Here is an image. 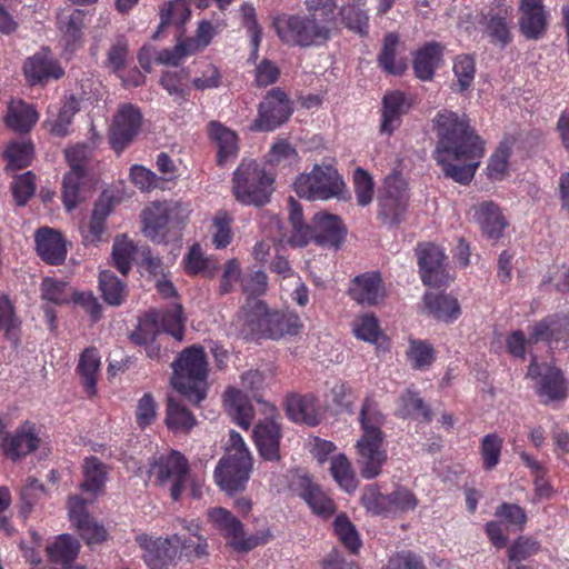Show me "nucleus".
<instances>
[{"instance_id": "29", "label": "nucleus", "mask_w": 569, "mask_h": 569, "mask_svg": "<svg viewBox=\"0 0 569 569\" xmlns=\"http://www.w3.org/2000/svg\"><path fill=\"white\" fill-rule=\"evenodd\" d=\"M412 103L399 90L385 94L382 98L380 132L391 136L401 124V118L411 109Z\"/></svg>"}, {"instance_id": "53", "label": "nucleus", "mask_w": 569, "mask_h": 569, "mask_svg": "<svg viewBox=\"0 0 569 569\" xmlns=\"http://www.w3.org/2000/svg\"><path fill=\"white\" fill-rule=\"evenodd\" d=\"M159 327L164 332L171 335L177 341H182L186 328L182 305L174 302L163 311H160Z\"/></svg>"}, {"instance_id": "28", "label": "nucleus", "mask_w": 569, "mask_h": 569, "mask_svg": "<svg viewBox=\"0 0 569 569\" xmlns=\"http://www.w3.org/2000/svg\"><path fill=\"white\" fill-rule=\"evenodd\" d=\"M286 413L290 420L316 427L321 421V409L313 395H290L284 402Z\"/></svg>"}, {"instance_id": "16", "label": "nucleus", "mask_w": 569, "mask_h": 569, "mask_svg": "<svg viewBox=\"0 0 569 569\" xmlns=\"http://www.w3.org/2000/svg\"><path fill=\"white\" fill-rule=\"evenodd\" d=\"M141 124V110L132 103L121 104L109 129L111 148L121 153L139 133Z\"/></svg>"}, {"instance_id": "45", "label": "nucleus", "mask_w": 569, "mask_h": 569, "mask_svg": "<svg viewBox=\"0 0 569 569\" xmlns=\"http://www.w3.org/2000/svg\"><path fill=\"white\" fill-rule=\"evenodd\" d=\"M160 311L151 309L139 317L138 325L129 335L130 341L136 346L146 345L154 340L160 333L159 330Z\"/></svg>"}, {"instance_id": "64", "label": "nucleus", "mask_w": 569, "mask_h": 569, "mask_svg": "<svg viewBox=\"0 0 569 569\" xmlns=\"http://www.w3.org/2000/svg\"><path fill=\"white\" fill-rule=\"evenodd\" d=\"M38 112L31 106L11 109L6 118L7 126L18 132H28L38 121Z\"/></svg>"}, {"instance_id": "32", "label": "nucleus", "mask_w": 569, "mask_h": 569, "mask_svg": "<svg viewBox=\"0 0 569 569\" xmlns=\"http://www.w3.org/2000/svg\"><path fill=\"white\" fill-rule=\"evenodd\" d=\"M100 367V355L96 347H88L80 353L76 372L88 398L97 395Z\"/></svg>"}, {"instance_id": "60", "label": "nucleus", "mask_w": 569, "mask_h": 569, "mask_svg": "<svg viewBox=\"0 0 569 569\" xmlns=\"http://www.w3.org/2000/svg\"><path fill=\"white\" fill-rule=\"evenodd\" d=\"M86 174L69 171L63 177L62 202L68 211H72L81 201V186Z\"/></svg>"}, {"instance_id": "48", "label": "nucleus", "mask_w": 569, "mask_h": 569, "mask_svg": "<svg viewBox=\"0 0 569 569\" xmlns=\"http://www.w3.org/2000/svg\"><path fill=\"white\" fill-rule=\"evenodd\" d=\"M136 253L137 247L127 234L116 237L112 246V261L122 276L126 277L130 272Z\"/></svg>"}, {"instance_id": "15", "label": "nucleus", "mask_w": 569, "mask_h": 569, "mask_svg": "<svg viewBox=\"0 0 569 569\" xmlns=\"http://www.w3.org/2000/svg\"><path fill=\"white\" fill-rule=\"evenodd\" d=\"M293 104L289 96L279 87L272 88L258 106V116L250 129L256 132H270L289 120Z\"/></svg>"}, {"instance_id": "40", "label": "nucleus", "mask_w": 569, "mask_h": 569, "mask_svg": "<svg viewBox=\"0 0 569 569\" xmlns=\"http://www.w3.org/2000/svg\"><path fill=\"white\" fill-rule=\"evenodd\" d=\"M396 416L402 419L413 418L423 422H430L432 412L430 407L419 397V393L407 389L399 397Z\"/></svg>"}, {"instance_id": "39", "label": "nucleus", "mask_w": 569, "mask_h": 569, "mask_svg": "<svg viewBox=\"0 0 569 569\" xmlns=\"http://www.w3.org/2000/svg\"><path fill=\"white\" fill-rule=\"evenodd\" d=\"M300 497L307 502L313 513L322 518H329L336 511L332 499L308 478L301 481Z\"/></svg>"}, {"instance_id": "42", "label": "nucleus", "mask_w": 569, "mask_h": 569, "mask_svg": "<svg viewBox=\"0 0 569 569\" xmlns=\"http://www.w3.org/2000/svg\"><path fill=\"white\" fill-rule=\"evenodd\" d=\"M83 481L81 489L93 496L104 489L108 478V467L98 457L91 456L83 461Z\"/></svg>"}, {"instance_id": "5", "label": "nucleus", "mask_w": 569, "mask_h": 569, "mask_svg": "<svg viewBox=\"0 0 569 569\" xmlns=\"http://www.w3.org/2000/svg\"><path fill=\"white\" fill-rule=\"evenodd\" d=\"M173 388L192 405L198 406L207 397L208 361L203 347L186 348L172 363Z\"/></svg>"}, {"instance_id": "38", "label": "nucleus", "mask_w": 569, "mask_h": 569, "mask_svg": "<svg viewBox=\"0 0 569 569\" xmlns=\"http://www.w3.org/2000/svg\"><path fill=\"white\" fill-rule=\"evenodd\" d=\"M80 98L73 93L64 96L57 117L52 120H47L50 134L59 138H63L69 134V127L71 126L74 116L80 111Z\"/></svg>"}, {"instance_id": "3", "label": "nucleus", "mask_w": 569, "mask_h": 569, "mask_svg": "<svg viewBox=\"0 0 569 569\" xmlns=\"http://www.w3.org/2000/svg\"><path fill=\"white\" fill-rule=\"evenodd\" d=\"M242 331L252 338L279 339L283 336H297L302 322L293 311L269 310L262 300L249 299L241 308Z\"/></svg>"}, {"instance_id": "56", "label": "nucleus", "mask_w": 569, "mask_h": 569, "mask_svg": "<svg viewBox=\"0 0 569 569\" xmlns=\"http://www.w3.org/2000/svg\"><path fill=\"white\" fill-rule=\"evenodd\" d=\"M503 439L497 432L483 436L479 445V455L482 468L486 471L493 470L500 462Z\"/></svg>"}, {"instance_id": "59", "label": "nucleus", "mask_w": 569, "mask_h": 569, "mask_svg": "<svg viewBox=\"0 0 569 569\" xmlns=\"http://www.w3.org/2000/svg\"><path fill=\"white\" fill-rule=\"evenodd\" d=\"M453 74L457 80L458 92L468 90L475 80L476 62L470 54H460L453 61Z\"/></svg>"}, {"instance_id": "8", "label": "nucleus", "mask_w": 569, "mask_h": 569, "mask_svg": "<svg viewBox=\"0 0 569 569\" xmlns=\"http://www.w3.org/2000/svg\"><path fill=\"white\" fill-rule=\"evenodd\" d=\"M148 475L154 486L167 489L170 498L179 501L189 485L191 467L182 452L171 449L151 459Z\"/></svg>"}, {"instance_id": "19", "label": "nucleus", "mask_w": 569, "mask_h": 569, "mask_svg": "<svg viewBox=\"0 0 569 569\" xmlns=\"http://www.w3.org/2000/svg\"><path fill=\"white\" fill-rule=\"evenodd\" d=\"M547 342L551 348L567 349L569 343V316L549 315L537 321L529 331V342Z\"/></svg>"}, {"instance_id": "46", "label": "nucleus", "mask_w": 569, "mask_h": 569, "mask_svg": "<svg viewBox=\"0 0 569 569\" xmlns=\"http://www.w3.org/2000/svg\"><path fill=\"white\" fill-rule=\"evenodd\" d=\"M99 289L103 300L113 307L121 306L128 296L126 283L110 270L99 273Z\"/></svg>"}, {"instance_id": "49", "label": "nucleus", "mask_w": 569, "mask_h": 569, "mask_svg": "<svg viewBox=\"0 0 569 569\" xmlns=\"http://www.w3.org/2000/svg\"><path fill=\"white\" fill-rule=\"evenodd\" d=\"M406 357L412 369L426 370L435 362L436 350L427 340L410 338Z\"/></svg>"}, {"instance_id": "44", "label": "nucleus", "mask_w": 569, "mask_h": 569, "mask_svg": "<svg viewBox=\"0 0 569 569\" xmlns=\"http://www.w3.org/2000/svg\"><path fill=\"white\" fill-rule=\"evenodd\" d=\"M80 545L77 539L69 535H61L46 551L52 563H60L69 568L79 553Z\"/></svg>"}, {"instance_id": "34", "label": "nucleus", "mask_w": 569, "mask_h": 569, "mask_svg": "<svg viewBox=\"0 0 569 569\" xmlns=\"http://www.w3.org/2000/svg\"><path fill=\"white\" fill-rule=\"evenodd\" d=\"M423 303L429 315L438 321L452 323L461 315L458 299L449 293L427 292L423 296Z\"/></svg>"}, {"instance_id": "10", "label": "nucleus", "mask_w": 569, "mask_h": 569, "mask_svg": "<svg viewBox=\"0 0 569 569\" xmlns=\"http://www.w3.org/2000/svg\"><path fill=\"white\" fill-rule=\"evenodd\" d=\"M293 186L300 198L311 201L338 198L346 187L338 170L331 164H315L309 173L300 174Z\"/></svg>"}, {"instance_id": "30", "label": "nucleus", "mask_w": 569, "mask_h": 569, "mask_svg": "<svg viewBox=\"0 0 569 569\" xmlns=\"http://www.w3.org/2000/svg\"><path fill=\"white\" fill-rule=\"evenodd\" d=\"M281 427L273 419H264L253 429V439L259 455L269 461L280 459Z\"/></svg>"}, {"instance_id": "50", "label": "nucleus", "mask_w": 569, "mask_h": 569, "mask_svg": "<svg viewBox=\"0 0 569 569\" xmlns=\"http://www.w3.org/2000/svg\"><path fill=\"white\" fill-rule=\"evenodd\" d=\"M333 531L340 543L352 555H357L362 546V541L350 521L349 517L342 512L339 513L333 521Z\"/></svg>"}, {"instance_id": "1", "label": "nucleus", "mask_w": 569, "mask_h": 569, "mask_svg": "<svg viewBox=\"0 0 569 569\" xmlns=\"http://www.w3.org/2000/svg\"><path fill=\"white\" fill-rule=\"evenodd\" d=\"M437 136L435 159L446 178L469 184L486 151V141L478 134L466 113L440 110L433 119Z\"/></svg>"}, {"instance_id": "54", "label": "nucleus", "mask_w": 569, "mask_h": 569, "mask_svg": "<svg viewBox=\"0 0 569 569\" xmlns=\"http://www.w3.org/2000/svg\"><path fill=\"white\" fill-rule=\"evenodd\" d=\"M34 156V147L31 141L9 143L3 152L8 169L20 170L31 164Z\"/></svg>"}, {"instance_id": "37", "label": "nucleus", "mask_w": 569, "mask_h": 569, "mask_svg": "<svg viewBox=\"0 0 569 569\" xmlns=\"http://www.w3.org/2000/svg\"><path fill=\"white\" fill-rule=\"evenodd\" d=\"M224 403L233 421L243 429H249L254 418V409L248 397L241 390L228 388L224 392Z\"/></svg>"}, {"instance_id": "12", "label": "nucleus", "mask_w": 569, "mask_h": 569, "mask_svg": "<svg viewBox=\"0 0 569 569\" xmlns=\"http://www.w3.org/2000/svg\"><path fill=\"white\" fill-rule=\"evenodd\" d=\"M143 232L156 243H168L181 238L186 224L176 206L153 203L143 210Z\"/></svg>"}, {"instance_id": "13", "label": "nucleus", "mask_w": 569, "mask_h": 569, "mask_svg": "<svg viewBox=\"0 0 569 569\" xmlns=\"http://www.w3.org/2000/svg\"><path fill=\"white\" fill-rule=\"evenodd\" d=\"M136 542L143 551L142 559L149 569H168L179 551L191 547V541L179 535L161 538L140 533L136 537Z\"/></svg>"}, {"instance_id": "14", "label": "nucleus", "mask_w": 569, "mask_h": 569, "mask_svg": "<svg viewBox=\"0 0 569 569\" xmlns=\"http://www.w3.org/2000/svg\"><path fill=\"white\" fill-rule=\"evenodd\" d=\"M527 377L536 381V393L545 398V403L562 401L569 395V381L563 371L551 363H539L535 355L528 366Z\"/></svg>"}, {"instance_id": "36", "label": "nucleus", "mask_w": 569, "mask_h": 569, "mask_svg": "<svg viewBox=\"0 0 569 569\" xmlns=\"http://www.w3.org/2000/svg\"><path fill=\"white\" fill-rule=\"evenodd\" d=\"M476 214L482 232L488 238L498 240L502 237L508 222L498 204L492 201H485L479 204Z\"/></svg>"}, {"instance_id": "55", "label": "nucleus", "mask_w": 569, "mask_h": 569, "mask_svg": "<svg viewBox=\"0 0 569 569\" xmlns=\"http://www.w3.org/2000/svg\"><path fill=\"white\" fill-rule=\"evenodd\" d=\"M188 78L189 73L184 69L164 71L159 83L174 100L184 102L189 99Z\"/></svg>"}, {"instance_id": "31", "label": "nucleus", "mask_w": 569, "mask_h": 569, "mask_svg": "<svg viewBox=\"0 0 569 569\" xmlns=\"http://www.w3.org/2000/svg\"><path fill=\"white\" fill-rule=\"evenodd\" d=\"M349 297L362 306H375L382 296V279L379 272H365L351 280Z\"/></svg>"}, {"instance_id": "26", "label": "nucleus", "mask_w": 569, "mask_h": 569, "mask_svg": "<svg viewBox=\"0 0 569 569\" xmlns=\"http://www.w3.org/2000/svg\"><path fill=\"white\" fill-rule=\"evenodd\" d=\"M519 27L529 40L542 38L548 29V14L542 0H521Z\"/></svg>"}, {"instance_id": "22", "label": "nucleus", "mask_w": 569, "mask_h": 569, "mask_svg": "<svg viewBox=\"0 0 569 569\" xmlns=\"http://www.w3.org/2000/svg\"><path fill=\"white\" fill-rule=\"evenodd\" d=\"M119 199L112 190H103L94 202L93 210L87 229L82 230L83 242L86 244H98L107 240L106 221L110 216Z\"/></svg>"}, {"instance_id": "41", "label": "nucleus", "mask_w": 569, "mask_h": 569, "mask_svg": "<svg viewBox=\"0 0 569 569\" xmlns=\"http://www.w3.org/2000/svg\"><path fill=\"white\" fill-rule=\"evenodd\" d=\"M399 37L395 32H388L383 37L382 48L378 54L379 67L388 74L400 76L407 70L403 59H397Z\"/></svg>"}, {"instance_id": "57", "label": "nucleus", "mask_w": 569, "mask_h": 569, "mask_svg": "<svg viewBox=\"0 0 569 569\" xmlns=\"http://www.w3.org/2000/svg\"><path fill=\"white\" fill-rule=\"evenodd\" d=\"M388 499L389 493H382L378 483H370L363 488L360 501L368 512L376 516H388Z\"/></svg>"}, {"instance_id": "21", "label": "nucleus", "mask_w": 569, "mask_h": 569, "mask_svg": "<svg viewBox=\"0 0 569 569\" xmlns=\"http://www.w3.org/2000/svg\"><path fill=\"white\" fill-rule=\"evenodd\" d=\"M69 518L81 538L90 546L101 543L108 538V531L87 511V502L79 496L68 500Z\"/></svg>"}, {"instance_id": "62", "label": "nucleus", "mask_w": 569, "mask_h": 569, "mask_svg": "<svg viewBox=\"0 0 569 569\" xmlns=\"http://www.w3.org/2000/svg\"><path fill=\"white\" fill-rule=\"evenodd\" d=\"M352 332L359 340L376 343L381 336L377 317L372 313L359 316L352 323Z\"/></svg>"}, {"instance_id": "6", "label": "nucleus", "mask_w": 569, "mask_h": 569, "mask_svg": "<svg viewBox=\"0 0 569 569\" xmlns=\"http://www.w3.org/2000/svg\"><path fill=\"white\" fill-rule=\"evenodd\" d=\"M272 26L284 44L299 48L320 47L331 38L333 30L320 22L318 18L301 13H282L277 16Z\"/></svg>"}, {"instance_id": "51", "label": "nucleus", "mask_w": 569, "mask_h": 569, "mask_svg": "<svg viewBox=\"0 0 569 569\" xmlns=\"http://www.w3.org/2000/svg\"><path fill=\"white\" fill-rule=\"evenodd\" d=\"M190 8L186 0H171L160 8V24L159 29L167 26L182 27L190 17ZM160 30H158L153 38H158Z\"/></svg>"}, {"instance_id": "11", "label": "nucleus", "mask_w": 569, "mask_h": 569, "mask_svg": "<svg viewBox=\"0 0 569 569\" xmlns=\"http://www.w3.org/2000/svg\"><path fill=\"white\" fill-rule=\"evenodd\" d=\"M408 204V183L400 171L393 170L383 180L377 218L389 227H397L403 220Z\"/></svg>"}, {"instance_id": "33", "label": "nucleus", "mask_w": 569, "mask_h": 569, "mask_svg": "<svg viewBox=\"0 0 569 569\" xmlns=\"http://www.w3.org/2000/svg\"><path fill=\"white\" fill-rule=\"evenodd\" d=\"M208 133L210 139L214 141L218 149V166L223 167L229 160H232L238 156V136L234 131L218 121H210L208 124Z\"/></svg>"}, {"instance_id": "43", "label": "nucleus", "mask_w": 569, "mask_h": 569, "mask_svg": "<svg viewBox=\"0 0 569 569\" xmlns=\"http://www.w3.org/2000/svg\"><path fill=\"white\" fill-rule=\"evenodd\" d=\"M512 146L513 140L511 138H505L489 157L486 170L491 181H501L508 174Z\"/></svg>"}, {"instance_id": "52", "label": "nucleus", "mask_w": 569, "mask_h": 569, "mask_svg": "<svg viewBox=\"0 0 569 569\" xmlns=\"http://www.w3.org/2000/svg\"><path fill=\"white\" fill-rule=\"evenodd\" d=\"M330 473L341 489L353 492L358 487V479L352 469L351 462L343 455L335 456L330 461Z\"/></svg>"}, {"instance_id": "18", "label": "nucleus", "mask_w": 569, "mask_h": 569, "mask_svg": "<svg viewBox=\"0 0 569 569\" xmlns=\"http://www.w3.org/2000/svg\"><path fill=\"white\" fill-rule=\"evenodd\" d=\"M418 266L423 284L435 288L447 287L450 276L445 266L443 251L433 243L418 247Z\"/></svg>"}, {"instance_id": "24", "label": "nucleus", "mask_w": 569, "mask_h": 569, "mask_svg": "<svg viewBox=\"0 0 569 569\" xmlns=\"http://www.w3.org/2000/svg\"><path fill=\"white\" fill-rule=\"evenodd\" d=\"M446 47L438 41H428L412 53V69L416 78L431 81L437 69L443 63Z\"/></svg>"}, {"instance_id": "9", "label": "nucleus", "mask_w": 569, "mask_h": 569, "mask_svg": "<svg viewBox=\"0 0 569 569\" xmlns=\"http://www.w3.org/2000/svg\"><path fill=\"white\" fill-rule=\"evenodd\" d=\"M208 519L219 535L227 540L228 546L237 552H249L258 546L266 545L272 537L270 530L247 536L243 523L222 507L210 508Z\"/></svg>"}, {"instance_id": "61", "label": "nucleus", "mask_w": 569, "mask_h": 569, "mask_svg": "<svg viewBox=\"0 0 569 569\" xmlns=\"http://www.w3.org/2000/svg\"><path fill=\"white\" fill-rule=\"evenodd\" d=\"M353 189L358 206L367 207L372 202L375 193V182L371 174L361 167L353 171Z\"/></svg>"}, {"instance_id": "2", "label": "nucleus", "mask_w": 569, "mask_h": 569, "mask_svg": "<svg viewBox=\"0 0 569 569\" xmlns=\"http://www.w3.org/2000/svg\"><path fill=\"white\" fill-rule=\"evenodd\" d=\"M361 436L356 443L357 465L360 476L366 480L377 478L382 472V467L388 460L385 448L386 435L382 427L386 416L379 408L373 395H367L359 412Z\"/></svg>"}, {"instance_id": "58", "label": "nucleus", "mask_w": 569, "mask_h": 569, "mask_svg": "<svg viewBox=\"0 0 569 569\" xmlns=\"http://www.w3.org/2000/svg\"><path fill=\"white\" fill-rule=\"evenodd\" d=\"M306 11L309 17L318 18L330 29L335 30L337 26L336 10L337 0H303Z\"/></svg>"}, {"instance_id": "35", "label": "nucleus", "mask_w": 569, "mask_h": 569, "mask_svg": "<svg viewBox=\"0 0 569 569\" xmlns=\"http://www.w3.org/2000/svg\"><path fill=\"white\" fill-rule=\"evenodd\" d=\"M342 24L350 31L366 37L369 33L367 0H348L338 11Z\"/></svg>"}, {"instance_id": "47", "label": "nucleus", "mask_w": 569, "mask_h": 569, "mask_svg": "<svg viewBox=\"0 0 569 569\" xmlns=\"http://www.w3.org/2000/svg\"><path fill=\"white\" fill-rule=\"evenodd\" d=\"M196 418L184 406L169 398L167 402L166 425L173 432L189 433L196 425Z\"/></svg>"}, {"instance_id": "23", "label": "nucleus", "mask_w": 569, "mask_h": 569, "mask_svg": "<svg viewBox=\"0 0 569 569\" xmlns=\"http://www.w3.org/2000/svg\"><path fill=\"white\" fill-rule=\"evenodd\" d=\"M86 12L81 9L62 10L57 17L60 42L64 51L73 53L83 44Z\"/></svg>"}, {"instance_id": "4", "label": "nucleus", "mask_w": 569, "mask_h": 569, "mask_svg": "<svg viewBox=\"0 0 569 569\" xmlns=\"http://www.w3.org/2000/svg\"><path fill=\"white\" fill-rule=\"evenodd\" d=\"M253 470V458L243 438L231 430L223 456L219 459L213 477L217 486L228 495L243 491Z\"/></svg>"}, {"instance_id": "7", "label": "nucleus", "mask_w": 569, "mask_h": 569, "mask_svg": "<svg viewBox=\"0 0 569 569\" xmlns=\"http://www.w3.org/2000/svg\"><path fill=\"white\" fill-rule=\"evenodd\" d=\"M274 177L256 160L243 159L232 174L231 191L241 204L260 207L269 202Z\"/></svg>"}, {"instance_id": "25", "label": "nucleus", "mask_w": 569, "mask_h": 569, "mask_svg": "<svg viewBox=\"0 0 569 569\" xmlns=\"http://www.w3.org/2000/svg\"><path fill=\"white\" fill-rule=\"evenodd\" d=\"M23 73L27 81L36 86L62 78L64 70L48 52H37L24 62Z\"/></svg>"}, {"instance_id": "20", "label": "nucleus", "mask_w": 569, "mask_h": 569, "mask_svg": "<svg viewBox=\"0 0 569 569\" xmlns=\"http://www.w3.org/2000/svg\"><path fill=\"white\" fill-rule=\"evenodd\" d=\"M347 234L342 219L337 214L317 213L306 236V244L310 241L330 248H339Z\"/></svg>"}, {"instance_id": "63", "label": "nucleus", "mask_w": 569, "mask_h": 569, "mask_svg": "<svg viewBox=\"0 0 569 569\" xmlns=\"http://www.w3.org/2000/svg\"><path fill=\"white\" fill-rule=\"evenodd\" d=\"M41 298L53 305L61 306L71 301V295L68 292V283L51 277H46L40 286Z\"/></svg>"}, {"instance_id": "17", "label": "nucleus", "mask_w": 569, "mask_h": 569, "mask_svg": "<svg viewBox=\"0 0 569 569\" xmlns=\"http://www.w3.org/2000/svg\"><path fill=\"white\" fill-rule=\"evenodd\" d=\"M41 439L34 422L23 421L14 431L6 432L0 449L6 458L16 462L34 452Z\"/></svg>"}, {"instance_id": "27", "label": "nucleus", "mask_w": 569, "mask_h": 569, "mask_svg": "<svg viewBox=\"0 0 569 569\" xmlns=\"http://www.w3.org/2000/svg\"><path fill=\"white\" fill-rule=\"evenodd\" d=\"M36 247L39 257L48 264H62L67 257V242L60 231L42 227L36 232Z\"/></svg>"}]
</instances>
